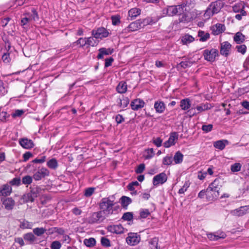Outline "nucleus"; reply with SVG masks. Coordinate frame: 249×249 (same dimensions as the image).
<instances>
[{
    "label": "nucleus",
    "instance_id": "obj_41",
    "mask_svg": "<svg viewBox=\"0 0 249 249\" xmlns=\"http://www.w3.org/2000/svg\"><path fill=\"white\" fill-rule=\"evenodd\" d=\"M46 231V230L44 228H36L33 229V234L37 236L42 235Z\"/></svg>",
    "mask_w": 249,
    "mask_h": 249
},
{
    "label": "nucleus",
    "instance_id": "obj_15",
    "mask_svg": "<svg viewBox=\"0 0 249 249\" xmlns=\"http://www.w3.org/2000/svg\"><path fill=\"white\" fill-rule=\"evenodd\" d=\"M12 192L11 186L8 184H5L0 186V196H7L11 195Z\"/></svg>",
    "mask_w": 249,
    "mask_h": 249
},
{
    "label": "nucleus",
    "instance_id": "obj_37",
    "mask_svg": "<svg viewBox=\"0 0 249 249\" xmlns=\"http://www.w3.org/2000/svg\"><path fill=\"white\" fill-rule=\"evenodd\" d=\"M129 103V100L127 97H124L123 99H119L118 102V105L122 108L126 107Z\"/></svg>",
    "mask_w": 249,
    "mask_h": 249
},
{
    "label": "nucleus",
    "instance_id": "obj_14",
    "mask_svg": "<svg viewBox=\"0 0 249 249\" xmlns=\"http://www.w3.org/2000/svg\"><path fill=\"white\" fill-rule=\"evenodd\" d=\"M231 48V45L228 41L221 43L220 52L221 55L227 56L229 55Z\"/></svg>",
    "mask_w": 249,
    "mask_h": 249
},
{
    "label": "nucleus",
    "instance_id": "obj_21",
    "mask_svg": "<svg viewBox=\"0 0 249 249\" xmlns=\"http://www.w3.org/2000/svg\"><path fill=\"white\" fill-rule=\"evenodd\" d=\"M19 222V227L22 229H31L34 226V223L29 222L25 219H21L18 220Z\"/></svg>",
    "mask_w": 249,
    "mask_h": 249
},
{
    "label": "nucleus",
    "instance_id": "obj_42",
    "mask_svg": "<svg viewBox=\"0 0 249 249\" xmlns=\"http://www.w3.org/2000/svg\"><path fill=\"white\" fill-rule=\"evenodd\" d=\"M132 201L130 197L123 196L121 198V202L122 206L126 207L131 203Z\"/></svg>",
    "mask_w": 249,
    "mask_h": 249
},
{
    "label": "nucleus",
    "instance_id": "obj_7",
    "mask_svg": "<svg viewBox=\"0 0 249 249\" xmlns=\"http://www.w3.org/2000/svg\"><path fill=\"white\" fill-rule=\"evenodd\" d=\"M141 241L140 235L137 233L129 232L126 238L127 244L131 246H135L138 244Z\"/></svg>",
    "mask_w": 249,
    "mask_h": 249
},
{
    "label": "nucleus",
    "instance_id": "obj_3",
    "mask_svg": "<svg viewBox=\"0 0 249 249\" xmlns=\"http://www.w3.org/2000/svg\"><path fill=\"white\" fill-rule=\"evenodd\" d=\"M114 204L113 200H111L109 197L103 198L99 204V207L103 213L106 216L113 213V206Z\"/></svg>",
    "mask_w": 249,
    "mask_h": 249
},
{
    "label": "nucleus",
    "instance_id": "obj_34",
    "mask_svg": "<svg viewBox=\"0 0 249 249\" xmlns=\"http://www.w3.org/2000/svg\"><path fill=\"white\" fill-rule=\"evenodd\" d=\"M25 17L21 19L20 25L24 29L29 27V22L31 20V18L28 17L29 13H26L23 15Z\"/></svg>",
    "mask_w": 249,
    "mask_h": 249
},
{
    "label": "nucleus",
    "instance_id": "obj_25",
    "mask_svg": "<svg viewBox=\"0 0 249 249\" xmlns=\"http://www.w3.org/2000/svg\"><path fill=\"white\" fill-rule=\"evenodd\" d=\"M191 106V103L189 98H186L181 100L180 102V107L182 110L189 112L190 111L189 109Z\"/></svg>",
    "mask_w": 249,
    "mask_h": 249
},
{
    "label": "nucleus",
    "instance_id": "obj_57",
    "mask_svg": "<svg viewBox=\"0 0 249 249\" xmlns=\"http://www.w3.org/2000/svg\"><path fill=\"white\" fill-rule=\"evenodd\" d=\"M190 183L189 182V181L185 182L183 186L178 190V194H181L184 193V192L187 191V189L190 186Z\"/></svg>",
    "mask_w": 249,
    "mask_h": 249
},
{
    "label": "nucleus",
    "instance_id": "obj_6",
    "mask_svg": "<svg viewBox=\"0 0 249 249\" xmlns=\"http://www.w3.org/2000/svg\"><path fill=\"white\" fill-rule=\"evenodd\" d=\"M203 55L205 60L209 62H213L218 55V51L216 49H206L203 51Z\"/></svg>",
    "mask_w": 249,
    "mask_h": 249
},
{
    "label": "nucleus",
    "instance_id": "obj_54",
    "mask_svg": "<svg viewBox=\"0 0 249 249\" xmlns=\"http://www.w3.org/2000/svg\"><path fill=\"white\" fill-rule=\"evenodd\" d=\"M241 164L239 163H235L231 165V169L232 172H238L241 170Z\"/></svg>",
    "mask_w": 249,
    "mask_h": 249
},
{
    "label": "nucleus",
    "instance_id": "obj_32",
    "mask_svg": "<svg viewBox=\"0 0 249 249\" xmlns=\"http://www.w3.org/2000/svg\"><path fill=\"white\" fill-rule=\"evenodd\" d=\"M155 155L153 148H148L144 150L143 157L145 160L152 159Z\"/></svg>",
    "mask_w": 249,
    "mask_h": 249
},
{
    "label": "nucleus",
    "instance_id": "obj_16",
    "mask_svg": "<svg viewBox=\"0 0 249 249\" xmlns=\"http://www.w3.org/2000/svg\"><path fill=\"white\" fill-rule=\"evenodd\" d=\"M19 143L23 148L27 149H31L34 146V144L32 140L27 138L19 139Z\"/></svg>",
    "mask_w": 249,
    "mask_h": 249
},
{
    "label": "nucleus",
    "instance_id": "obj_2",
    "mask_svg": "<svg viewBox=\"0 0 249 249\" xmlns=\"http://www.w3.org/2000/svg\"><path fill=\"white\" fill-rule=\"evenodd\" d=\"M224 6V2L221 0H216L212 2L207 7L203 15L204 18L209 19L213 15L220 12Z\"/></svg>",
    "mask_w": 249,
    "mask_h": 249
},
{
    "label": "nucleus",
    "instance_id": "obj_11",
    "mask_svg": "<svg viewBox=\"0 0 249 249\" xmlns=\"http://www.w3.org/2000/svg\"><path fill=\"white\" fill-rule=\"evenodd\" d=\"M49 171L47 169L42 167L34 173L33 178L35 180L38 181L49 176Z\"/></svg>",
    "mask_w": 249,
    "mask_h": 249
},
{
    "label": "nucleus",
    "instance_id": "obj_58",
    "mask_svg": "<svg viewBox=\"0 0 249 249\" xmlns=\"http://www.w3.org/2000/svg\"><path fill=\"white\" fill-rule=\"evenodd\" d=\"M95 191V188L90 187L86 189L84 192V196L86 197H90L92 195Z\"/></svg>",
    "mask_w": 249,
    "mask_h": 249
},
{
    "label": "nucleus",
    "instance_id": "obj_40",
    "mask_svg": "<svg viewBox=\"0 0 249 249\" xmlns=\"http://www.w3.org/2000/svg\"><path fill=\"white\" fill-rule=\"evenodd\" d=\"M8 87L6 84L3 83L2 80H0V95H4L7 93Z\"/></svg>",
    "mask_w": 249,
    "mask_h": 249
},
{
    "label": "nucleus",
    "instance_id": "obj_56",
    "mask_svg": "<svg viewBox=\"0 0 249 249\" xmlns=\"http://www.w3.org/2000/svg\"><path fill=\"white\" fill-rule=\"evenodd\" d=\"M101 243L103 246L105 247H109L110 246V240L105 237H102L101 239Z\"/></svg>",
    "mask_w": 249,
    "mask_h": 249
},
{
    "label": "nucleus",
    "instance_id": "obj_5",
    "mask_svg": "<svg viewBox=\"0 0 249 249\" xmlns=\"http://www.w3.org/2000/svg\"><path fill=\"white\" fill-rule=\"evenodd\" d=\"M106 217L102 212L99 211L92 213L88 218V221L90 224L99 223L102 222Z\"/></svg>",
    "mask_w": 249,
    "mask_h": 249
},
{
    "label": "nucleus",
    "instance_id": "obj_60",
    "mask_svg": "<svg viewBox=\"0 0 249 249\" xmlns=\"http://www.w3.org/2000/svg\"><path fill=\"white\" fill-rule=\"evenodd\" d=\"M213 127V125L212 124H209L207 125H203L202 126V130L205 133H208L212 131Z\"/></svg>",
    "mask_w": 249,
    "mask_h": 249
},
{
    "label": "nucleus",
    "instance_id": "obj_39",
    "mask_svg": "<svg viewBox=\"0 0 249 249\" xmlns=\"http://www.w3.org/2000/svg\"><path fill=\"white\" fill-rule=\"evenodd\" d=\"M209 108H210V107H209L208 105V104H201V105H200L199 106H197L196 107V109L198 111L197 113L201 112L204 111L205 110H208ZM196 114H197V113L194 112L193 113L192 115L194 116V115H196Z\"/></svg>",
    "mask_w": 249,
    "mask_h": 249
},
{
    "label": "nucleus",
    "instance_id": "obj_22",
    "mask_svg": "<svg viewBox=\"0 0 249 249\" xmlns=\"http://www.w3.org/2000/svg\"><path fill=\"white\" fill-rule=\"evenodd\" d=\"M142 27V22L141 20H137L131 23L127 27L128 32H133L137 31Z\"/></svg>",
    "mask_w": 249,
    "mask_h": 249
},
{
    "label": "nucleus",
    "instance_id": "obj_63",
    "mask_svg": "<svg viewBox=\"0 0 249 249\" xmlns=\"http://www.w3.org/2000/svg\"><path fill=\"white\" fill-rule=\"evenodd\" d=\"M61 247V243L58 241L53 242L51 245V249H60Z\"/></svg>",
    "mask_w": 249,
    "mask_h": 249
},
{
    "label": "nucleus",
    "instance_id": "obj_50",
    "mask_svg": "<svg viewBox=\"0 0 249 249\" xmlns=\"http://www.w3.org/2000/svg\"><path fill=\"white\" fill-rule=\"evenodd\" d=\"M142 22V27L147 25L153 24L155 23V21L151 18L148 17L143 19Z\"/></svg>",
    "mask_w": 249,
    "mask_h": 249
},
{
    "label": "nucleus",
    "instance_id": "obj_43",
    "mask_svg": "<svg viewBox=\"0 0 249 249\" xmlns=\"http://www.w3.org/2000/svg\"><path fill=\"white\" fill-rule=\"evenodd\" d=\"M37 195L36 194H34V196H32V194L28 193L27 194L24 195L23 196V199L25 201H31L33 202L35 200V197H36Z\"/></svg>",
    "mask_w": 249,
    "mask_h": 249
},
{
    "label": "nucleus",
    "instance_id": "obj_26",
    "mask_svg": "<svg viewBox=\"0 0 249 249\" xmlns=\"http://www.w3.org/2000/svg\"><path fill=\"white\" fill-rule=\"evenodd\" d=\"M141 10L138 8H133L130 9L128 12V18L130 20L136 18L141 14Z\"/></svg>",
    "mask_w": 249,
    "mask_h": 249
},
{
    "label": "nucleus",
    "instance_id": "obj_44",
    "mask_svg": "<svg viewBox=\"0 0 249 249\" xmlns=\"http://www.w3.org/2000/svg\"><path fill=\"white\" fill-rule=\"evenodd\" d=\"M84 244L88 247H93L96 244V240L94 238H89V239H85L84 240Z\"/></svg>",
    "mask_w": 249,
    "mask_h": 249
},
{
    "label": "nucleus",
    "instance_id": "obj_59",
    "mask_svg": "<svg viewBox=\"0 0 249 249\" xmlns=\"http://www.w3.org/2000/svg\"><path fill=\"white\" fill-rule=\"evenodd\" d=\"M243 8L244 6L243 4L241 3L236 4L232 7L233 11L235 13H238L240 12L241 10H244Z\"/></svg>",
    "mask_w": 249,
    "mask_h": 249
},
{
    "label": "nucleus",
    "instance_id": "obj_29",
    "mask_svg": "<svg viewBox=\"0 0 249 249\" xmlns=\"http://www.w3.org/2000/svg\"><path fill=\"white\" fill-rule=\"evenodd\" d=\"M228 141L226 140H222L215 142L213 146L215 148L220 149L223 150L225 147V146L228 144Z\"/></svg>",
    "mask_w": 249,
    "mask_h": 249
},
{
    "label": "nucleus",
    "instance_id": "obj_19",
    "mask_svg": "<svg viewBox=\"0 0 249 249\" xmlns=\"http://www.w3.org/2000/svg\"><path fill=\"white\" fill-rule=\"evenodd\" d=\"M144 105V102L142 99L139 98L134 100L131 103V108L134 110H137L142 108Z\"/></svg>",
    "mask_w": 249,
    "mask_h": 249
},
{
    "label": "nucleus",
    "instance_id": "obj_47",
    "mask_svg": "<svg viewBox=\"0 0 249 249\" xmlns=\"http://www.w3.org/2000/svg\"><path fill=\"white\" fill-rule=\"evenodd\" d=\"M86 39L87 37H81L79 38L75 43L77 45H79L80 47H86L87 48V43Z\"/></svg>",
    "mask_w": 249,
    "mask_h": 249
},
{
    "label": "nucleus",
    "instance_id": "obj_28",
    "mask_svg": "<svg viewBox=\"0 0 249 249\" xmlns=\"http://www.w3.org/2000/svg\"><path fill=\"white\" fill-rule=\"evenodd\" d=\"M127 86L125 82L121 81L116 87V90L119 93L123 94L126 92Z\"/></svg>",
    "mask_w": 249,
    "mask_h": 249
},
{
    "label": "nucleus",
    "instance_id": "obj_9",
    "mask_svg": "<svg viewBox=\"0 0 249 249\" xmlns=\"http://www.w3.org/2000/svg\"><path fill=\"white\" fill-rule=\"evenodd\" d=\"M109 33L107 30L104 27H100L97 30H93L92 31V35L96 39H102L108 36Z\"/></svg>",
    "mask_w": 249,
    "mask_h": 249
},
{
    "label": "nucleus",
    "instance_id": "obj_4",
    "mask_svg": "<svg viewBox=\"0 0 249 249\" xmlns=\"http://www.w3.org/2000/svg\"><path fill=\"white\" fill-rule=\"evenodd\" d=\"M184 6L178 5L170 6L163 10V13L169 16H173L177 14H181L183 12Z\"/></svg>",
    "mask_w": 249,
    "mask_h": 249
},
{
    "label": "nucleus",
    "instance_id": "obj_46",
    "mask_svg": "<svg viewBox=\"0 0 249 249\" xmlns=\"http://www.w3.org/2000/svg\"><path fill=\"white\" fill-rule=\"evenodd\" d=\"M173 161V157L171 156L167 155L163 158L162 164L164 165H170Z\"/></svg>",
    "mask_w": 249,
    "mask_h": 249
},
{
    "label": "nucleus",
    "instance_id": "obj_35",
    "mask_svg": "<svg viewBox=\"0 0 249 249\" xmlns=\"http://www.w3.org/2000/svg\"><path fill=\"white\" fill-rule=\"evenodd\" d=\"M183 155L179 151H177L173 158L175 164L181 163L183 161Z\"/></svg>",
    "mask_w": 249,
    "mask_h": 249
},
{
    "label": "nucleus",
    "instance_id": "obj_12",
    "mask_svg": "<svg viewBox=\"0 0 249 249\" xmlns=\"http://www.w3.org/2000/svg\"><path fill=\"white\" fill-rule=\"evenodd\" d=\"M178 135L177 132H172L168 140L163 143V146L165 148H169L174 145L178 139Z\"/></svg>",
    "mask_w": 249,
    "mask_h": 249
},
{
    "label": "nucleus",
    "instance_id": "obj_36",
    "mask_svg": "<svg viewBox=\"0 0 249 249\" xmlns=\"http://www.w3.org/2000/svg\"><path fill=\"white\" fill-rule=\"evenodd\" d=\"M86 41L87 43V48L89 46H96L98 44V41L94 36L87 37Z\"/></svg>",
    "mask_w": 249,
    "mask_h": 249
},
{
    "label": "nucleus",
    "instance_id": "obj_30",
    "mask_svg": "<svg viewBox=\"0 0 249 249\" xmlns=\"http://www.w3.org/2000/svg\"><path fill=\"white\" fill-rule=\"evenodd\" d=\"M195 38L189 34H185L181 37V41L183 45H187L193 42Z\"/></svg>",
    "mask_w": 249,
    "mask_h": 249
},
{
    "label": "nucleus",
    "instance_id": "obj_64",
    "mask_svg": "<svg viewBox=\"0 0 249 249\" xmlns=\"http://www.w3.org/2000/svg\"><path fill=\"white\" fill-rule=\"evenodd\" d=\"M2 60L4 63L8 64L11 61L9 53H5L2 56Z\"/></svg>",
    "mask_w": 249,
    "mask_h": 249
},
{
    "label": "nucleus",
    "instance_id": "obj_18",
    "mask_svg": "<svg viewBox=\"0 0 249 249\" xmlns=\"http://www.w3.org/2000/svg\"><path fill=\"white\" fill-rule=\"evenodd\" d=\"M226 234L222 231L207 234L208 238L212 241H217L219 239H224L226 237Z\"/></svg>",
    "mask_w": 249,
    "mask_h": 249
},
{
    "label": "nucleus",
    "instance_id": "obj_61",
    "mask_svg": "<svg viewBox=\"0 0 249 249\" xmlns=\"http://www.w3.org/2000/svg\"><path fill=\"white\" fill-rule=\"evenodd\" d=\"M122 218L124 220L130 221L133 218V214L130 212L125 213L123 214Z\"/></svg>",
    "mask_w": 249,
    "mask_h": 249
},
{
    "label": "nucleus",
    "instance_id": "obj_20",
    "mask_svg": "<svg viewBox=\"0 0 249 249\" xmlns=\"http://www.w3.org/2000/svg\"><path fill=\"white\" fill-rule=\"evenodd\" d=\"M212 33L213 35H218L224 32L225 26L220 23H217L211 28Z\"/></svg>",
    "mask_w": 249,
    "mask_h": 249
},
{
    "label": "nucleus",
    "instance_id": "obj_49",
    "mask_svg": "<svg viewBox=\"0 0 249 249\" xmlns=\"http://www.w3.org/2000/svg\"><path fill=\"white\" fill-rule=\"evenodd\" d=\"M237 51L241 53L242 54H244L247 52V46L245 44L237 45L236 46Z\"/></svg>",
    "mask_w": 249,
    "mask_h": 249
},
{
    "label": "nucleus",
    "instance_id": "obj_8",
    "mask_svg": "<svg viewBox=\"0 0 249 249\" xmlns=\"http://www.w3.org/2000/svg\"><path fill=\"white\" fill-rule=\"evenodd\" d=\"M249 213V205L241 206L230 211V213L233 216L241 217Z\"/></svg>",
    "mask_w": 249,
    "mask_h": 249
},
{
    "label": "nucleus",
    "instance_id": "obj_52",
    "mask_svg": "<svg viewBox=\"0 0 249 249\" xmlns=\"http://www.w3.org/2000/svg\"><path fill=\"white\" fill-rule=\"evenodd\" d=\"M21 184V180L19 178H15L9 181V185L18 186Z\"/></svg>",
    "mask_w": 249,
    "mask_h": 249
},
{
    "label": "nucleus",
    "instance_id": "obj_10",
    "mask_svg": "<svg viewBox=\"0 0 249 249\" xmlns=\"http://www.w3.org/2000/svg\"><path fill=\"white\" fill-rule=\"evenodd\" d=\"M108 231L113 234H121L124 232V228L121 224L110 225L107 226Z\"/></svg>",
    "mask_w": 249,
    "mask_h": 249
},
{
    "label": "nucleus",
    "instance_id": "obj_31",
    "mask_svg": "<svg viewBox=\"0 0 249 249\" xmlns=\"http://www.w3.org/2000/svg\"><path fill=\"white\" fill-rule=\"evenodd\" d=\"M198 36L199 37V41L201 42H205L210 37L209 33L203 31H199L198 32Z\"/></svg>",
    "mask_w": 249,
    "mask_h": 249
},
{
    "label": "nucleus",
    "instance_id": "obj_33",
    "mask_svg": "<svg viewBox=\"0 0 249 249\" xmlns=\"http://www.w3.org/2000/svg\"><path fill=\"white\" fill-rule=\"evenodd\" d=\"M245 40V36L241 32H237L235 35L233 37V40L237 44H241L244 42Z\"/></svg>",
    "mask_w": 249,
    "mask_h": 249
},
{
    "label": "nucleus",
    "instance_id": "obj_55",
    "mask_svg": "<svg viewBox=\"0 0 249 249\" xmlns=\"http://www.w3.org/2000/svg\"><path fill=\"white\" fill-rule=\"evenodd\" d=\"M193 63L189 60L182 61L179 63V65L183 69L190 67L192 66Z\"/></svg>",
    "mask_w": 249,
    "mask_h": 249
},
{
    "label": "nucleus",
    "instance_id": "obj_38",
    "mask_svg": "<svg viewBox=\"0 0 249 249\" xmlns=\"http://www.w3.org/2000/svg\"><path fill=\"white\" fill-rule=\"evenodd\" d=\"M47 165L52 169H55L58 167V162L55 159L53 158L47 162Z\"/></svg>",
    "mask_w": 249,
    "mask_h": 249
},
{
    "label": "nucleus",
    "instance_id": "obj_13",
    "mask_svg": "<svg viewBox=\"0 0 249 249\" xmlns=\"http://www.w3.org/2000/svg\"><path fill=\"white\" fill-rule=\"evenodd\" d=\"M167 177L164 172L161 173L155 176L153 179V184L154 186L162 184L167 181Z\"/></svg>",
    "mask_w": 249,
    "mask_h": 249
},
{
    "label": "nucleus",
    "instance_id": "obj_24",
    "mask_svg": "<svg viewBox=\"0 0 249 249\" xmlns=\"http://www.w3.org/2000/svg\"><path fill=\"white\" fill-rule=\"evenodd\" d=\"M26 244H33L36 240V238L32 232L26 233L23 235Z\"/></svg>",
    "mask_w": 249,
    "mask_h": 249
},
{
    "label": "nucleus",
    "instance_id": "obj_45",
    "mask_svg": "<svg viewBox=\"0 0 249 249\" xmlns=\"http://www.w3.org/2000/svg\"><path fill=\"white\" fill-rule=\"evenodd\" d=\"M158 239L153 238L149 241V247L151 249H159L158 246Z\"/></svg>",
    "mask_w": 249,
    "mask_h": 249
},
{
    "label": "nucleus",
    "instance_id": "obj_62",
    "mask_svg": "<svg viewBox=\"0 0 249 249\" xmlns=\"http://www.w3.org/2000/svg\"><path fill=\"white\" fill-rule=\"evenodd\" d=\"M150 214V212L148 209H142L140 211V217L142 218H145Z\"/></svg>",
    "mask_w": 249,
    "mask_h": 249
},
{
    "label": "nucleus",
    "instance_id": "obj_1",
    "mask_svg": "<svg viewBox=\"0 0 249 249\" xmlns=\"http://www.w3.org/2000/svg\"><path fill=\"white\" fill-rule=\"evenodd\" d=\"M222 186L221 180L216 178L209 186L206 190L209 200L216 199L219 195V190Z\"/></svg>",
    "mask_w": 249,
    "mask_h": 249
},
{
    "label": "nucleus",
    "instance_id": "obj_17",
    "mask_svg": "<svg viewBox=\"0 0 249 249\" xmlns=\"http://www.w3.org/2000/svg\"><path fill=\"white\" fill-rule=\"evenodd\" d=\"M2 204L5 209L7 210H11L13 209L15 202L14 200L11 197H8L3 199H1Z\"/></svg>",
    "mask_w": 249,
    "mask_h": 249
},
{
    "label": "nucleus",
    "instance_id": "obj_27",
    "mask_svg": "<svg viewBox=\"0 0 249 249\" xmlns=\"http://www.w3.org/2000/svg\"><path fill=\"white\" fill-rule=\"evenodd\" d=\"M154 108L157 113H162L165 110V106L162 101H156L154 104Z\"/></svg>",
    "mask_w": 249,
    "mask_h": 249
},
{
    "label": "nucleus",
    "instance_id": "obj_23",
    "mask_svg": "<svg viewBox=\"0 0 249 249\" xmlns=\"http://www.w3.org/2000/svg\"><path fill=\"white\" fill-rule=\"evenodd\" d=\"M99 53L97 55V58L101 59L104 58V55L111 54L113 52V49L111 48H102L99 49Z\"/></svg>",
    "mask_w": 249,
    "mask_h": 249
},
{
    "label": "nucleus",
    "instance_id": "obj_48",
    "mask_svg": "<svg viewBox=\"0 0 249 249\" xmlns=\"http://www.w3.org/2000/svg\"><path fill=\"white\" fill-rule=\"evenodd\" d=\"M33 178L30 176H25L22 178V182L25 185H30L32 183L33 181Z\"/></svg>",
    "mask_w": 249,
    "mask_h": 249
},
{
    "label": "nucleus",
    "instance_id": "obj_53",
    "mask_svg": "<svg viewBox=\"0 0 249 249\" xmlns=\"http://www.w3.org/2000/svg\"><path fill=\"white\" fill-rule=\"evenodd\" d=\"M112 23L113 25H117L120 23V16L119 15L112 16L111 17Z\"/></svg>",
    "mask_w": 249,
    "mask_h": 249
},
{
    "label": "nucleus",
    "instance_id": "obj_51",
    "mask_svg": "<svg viewBox=\"0 0 249 249\" xmlns=\"http://www.w3.org/2000/svg\"><path fill=\"white\" fill-rule=\"evenodd\" d=\"M25 111L23 109H16L11 114L13 118H16L22 116Z\"/></svg>",
    "mask_w": 249,
    "mask_h": 249
}]
</instances>
